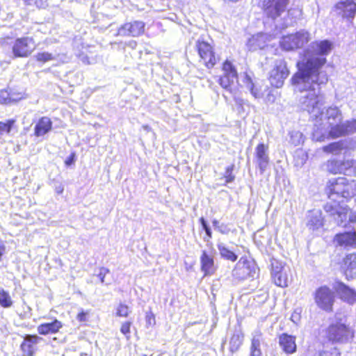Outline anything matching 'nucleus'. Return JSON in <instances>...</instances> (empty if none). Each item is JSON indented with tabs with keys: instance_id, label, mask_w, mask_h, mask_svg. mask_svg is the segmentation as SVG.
Masks as SVG:
<instances>
[{
	"instance_id": "13d9d810",
	"label": "nucleus",
	"mask_w": 356,
	"mask_h": 356,
	"mask_svg": "<svg viewBox=\"0 0 356 356\" xmlns=\"http://www.w3.org/2000/svg\"><path fill=\"white\" fill-rule=\"evenodd\" d=\"M55 190L58 194H61L64 191V187L61 184H59L58 186H56Z\"/></svg>"
},
{
	"instance_id": "1a4fd4ad",
	"label": "nucleus",
	"mask_w": 356,
	"mask_h": 356,
	"mask_svg": "<svg viewBox=\"0 0 356 356\" xmlns=\"http://www.w3.org/2000/svg\"><path fill=\"white\" fill-rule=\"evenodd\" d=\"M289 73L286 62L283 59L276 60L273 68L269 73L268 79L271 86L277 88L282 87Z\"/></svg>"
},
{
	"instance_id": "4468645a",
	"label": "nucleus",
	"mask_w": 356,
	"mask_h": 356,
	"mask_svg": "<svg viewBox=\"0 0 356 356\" xmlns=\"http://www.w3.org/2000/svg\"><path fill=\"white\" fill-rule=\"evenodd\" d=\"M145 24L143 21L135 20L122 24L118 30V35L138 37L145 31Z\"/></svg>"
},
{
	"instance_id": "393cba45",
	"label": "nucleus",
	"mask_w": 356,
	"mask_h": 356,
	"mask_svg": "<svg viewBox=\"0 0 356 356\" xmlns=\"http://www.w3.org/2000/svg\"><path fill=\"white\" fill-rule=\"evenodd\" d=\"M325 118L327 120L330 130L336 126H339L342 120V114L337 107H329L326 110Z\"/></svg>"
},
{
	"instance_id": "39448f33",
	"label": "nucleus",
	"mask_w": 356,
	"mask_h": 356,
	"mask_svg": "<svg viewBox=\"0 0 356 356\" xmlns=\"http://www.w3.org/2000/svg\"><path fill=\"white\" fill-rule=\"evenodd\" d=\"M223 74L218 79V83L224 88L227 92H229L232 97L236 93L238 82V73L233 64L226 60L222 66Z\"/></svg>"
},
{
	"instance_id": "680f3d73",
	"label": "nucleus",
	"mask_w": 356,
	"mask_h": 356,
	"mask_svg": "<svg viewBox=\"0 0 356 356\" xmlns=\"http://www.w3.org/2000/svg\"><path fill=\"white\" fill-rule=\"evenodd\" d=\"M5 250V246L3 245H0V261L1 260V257L3 254Z\"/></svg>"
},
{
	"instance_id": "3c124183",
	"label": "nucleus",
	"mask_w": 356,
	"mask_h": 356,
	"mask_svg": "<svg viewBox=\"0 0 356 356\" xmlns=\"http://www.w3.org/2000/svg\"><path fill=\"white\" fill-rule=\"evenodd\" d=\"M131 325V322L127 321V322H124V323H122L121 328H120V332L123 334L127 336V339L129 338V336H128L127 334H129L130 333Z\"/></svg>"
},
{
	"instance_id": "4c0bfd02",
	"label": "nucleus",
	"mask_w": 356,
	"mask_h": 356,
	"mask_svg": "<svg viewBox=\"0 0 356 356\" xmlns=\"http://www.w3.org/2000/svg\"><path fill=\"white\" fill-rule=\"evenodd\" d=\"M289 142L294 146L300 145L303 143V134L298 131L290 132Z\"/></svg>"
},
{
	"instance_id": "052dcab7",
	"label": "nucleus",
	"mask_w": 356,
	"mask_h": 356,
	"mask_svg": "<svg viewBox=\"0 0 356 356\" xmlns=\"http://www.w3.org/2000/svg\"><path fill=\"white\" fill-rule=\"evenodd\" d=\"M212 224H213L214 229L217 230L220 226L219 221L216 219H214L212 221Z\"/></svg>"
},
{
	"instance_id": "bb28decb",
	"label": "nucleus",
	"mask_w": 356,
	"mask_h": 356,
	"mask_svg": "<svg viewBox=\"0 0 356 356\" xmlns=\"http://www.w3.org/2000/svg\"><path fill=\"white\" fill-rule=\"evenodd\" d=\"M344 273L348 280L353 279L356 276V253H351L345 257Z\"/></svg>"
},
{
	"instance_id": "69168bd1",
	"label": "nucleus",
	"mask_w": 356,
	"mask_h": 356,
	"mask_svg": "<svg viewBox=\"0 0 356 356\" xmlns=\"http://www.w3.org/2000/svg\"><path fill=\"white\" fill-rule=\"evenodd\" d=\"M13 93L14 94V97H17V93H14V92H13Z\"/></svg>"
},
{
	"instance_id": "473e14b6",
	"label": "nucleus",
	"mask_w": 356,
	"mask_h": 356,
	"mask_svg": "<svg viewBox=\"0 0 356 356\" xmlns=\"http://www.w3.org/2000/svg\"><path fill=\"white\" fill-rule=\"evenodd\" d=\"M243 340V335L241 332H235L229 341V350L232 353L236 352L241 346Z\"/></svg>"
},
{
	"instance_id": "dca6fc26",
	"label": "nucleus",
	"mask_w": 356,
	"mask_h": 356,
	"mask_svg": "<svg viewBox=\"0 0 356 356\" xmlns=\"http://www.w3.org/2000/svg\"><path fill=\"white\" fill-rule=\"evenodd\" d=\"M356 131V119L346 120L341 122L339 126H336L329 131V136L335 138L345 135L350 134Z\"/></svg>"
},
{
	"instance_id": "6ab92c4d",
	"label": "nucleus",
	"mask_w": 356,
	"mask_h": 356,
	"mask_svg": "<svg viewBox=\"0 0 356 356\" xmlns=\"http://www.w3.org/2000/svg\"><path fill=\"white\" fill-rule=\"evenodd\" d=\"M333 288L339 294L340 298L344 301H346L350 304L356 302V291L350 288L342 282H336L333 286Z\"/></svg>"
},
{
	"instance_id": "f704fd0d",
	"label": "nucleus",
	"mask_w": 356,
	"mask_h": 356,
	"mask_svg": "<svg viewBox=\"0 0 356 356\" xmlns=\"http://www.w3.org/2000/svg\"><path fill=\"white\" fill-rule=\"evenodd\" d=\"M13 301L9 293L3 289H0V305L3 308L12 307Z\"/></svg>"
},
{
	"instance_id": "5701e85b",
	"label": "nucleus",
	"mask_w": 356,
	"mask_h": 356,
	"mask_svg": "<svg viewBox=\"0 0 356 356\" xmlns=\"http://www.w3.org/2000/svg\"><path fill=\"white\" fill-rule=\"evenodd\" d=\"M334 241L341 247H354L356 245V233L355 232H345L337 234L334 238Z\"/></svg>"
},
{
	"instance_id": "a19ab883",
	"label": "nucleus",
	"mask_w": 356,
	"mask_h": 356,
	"mask_svg": "<svg viewBox=\"0 0 356 356\" xmlns=\"http://www.w3.org/2000/svg\"><path fill=\"white\" fill-rule=\"evenodd\" d=\"M234 168V164H232L227 166L224 173V177L225 179V184L232 183L235 179V175L233 174Z\"/></svg>"
},
{
	"instance_id": "a18cd8bd",
	"label": "nucleus",
	"mask_w": 356,
	"mask_h": 356,
	"mask_svg": "<svg viewBox=\"0 0 356 356\" xmlns=\"http://www.w3.org/2000/svg\"><path fill=\"white\" fill-rule=\"evenodd\" d=\"M340 352L336 347L331 348L329 350L321 351L318 356H340Z\"/></svg>"
},
{
	"instance_id": "b1692460",
	"label": "nucleus",
	"mask_w": 356,
	"mask_h": 356,
	"mask_svg": "<svg viewBox=\"0 0 356 356\" xmlns=\"http://www.w3.org/2000/svg\"><path fill=\"white\" fill-rule=\"evenodd\" d=\"M52 121L48 117L40 118L34 127V135L41 137L48 134L52 129Z\"/></svg>"
},
{
	"instance_id": "6e6d98bb",
	"label": "nucleus",
	"mask_w": 356,
	"mask_h": 356,
	"mask_svg": "<svg viewBox=\"0 0 356 356\" xmlns=\"http://www.w3.org/2000/svg\"><path fill=\"white\" fill-rule=\"evenodd\" d=\"M75 162V154L72 153L65 161V163L67 166H70Z\"/></svg>"
},
{
	"instance_id": "a211bd4d",
	"label": "nucleus",
	"mask_w": 356,
	"mask_h": 356,
	"mask_svg": "<svg viewBox=\"0 0 356 356\" xmlns=\"http://www.w3.org/2000/svg\"><path fill=\"white\" fill-rule=\"evenodd\" d=\"M243 82L245 87L255 99L264 97L267 86L263 88L259 83L254 82L250 75L247 72L243 74Z\"/></svg>"
},
{
	"instance_id": "f257e3e1",
	"label": "nucleus",
	"mask_w": 356,
	"mask_h": 356,
	"mask_svg": "<svg viewBox=\"0 0 356 356\" xmlns=\"http://www.w3.org/2000/svg\"><path fill=\"white\" fill-rule=\"evenodd\" d=\"M333 47L332 43L323 40L314 41L303 50L300 60L296 63L298 71L292 76V81L299 89L310 88L312 83H327L328 76L322 70L327 56Z\"/></svg>"
},
{
	"instance_id": "e433bc0d",
	"label": "nucleus",
	"mask_w": 356,
	"mask_h": 356,
	"mask_svg": "<svg viewBox=\"0 0 356 356\" xmlns=\"http://www.w3.org/2000/svg\"><path fill=\"white\" fill-rule=\"evenodd\" d=\"M34 58L37 61L44 63L50 60H56V55L47 51H42L37 53L34 56Z\"/></svg>"
},
{
	"instance_id": "f8f14e48",
	"label": "nucleus",
	"mask_w": 356,
	"mask_h": 356,
	"mask_svg": "<svg viewBox=\"0 0 356 356\" xmlns=\"http://www.w3.org/2000/svg\"><path fill=\"white\" fill-rule=\"evenodd\" d=\"M265 15L273 19L280 17L287 8L289 0H260Z\"/></svg>"
},
{
	"instance_id": "2f4dec72",
	"label": "nucleus",
	"mask_w": 356,
	"mask_h": 356,
	"mask_svg": "<svg viewBox=\"0 0 356 356\" xmlns=\"http://www.w3.org/2000/svg\"><path fill=\"white\" fill-rule=\"evenodd\" d=\"M217 248L221 258L234 262L238 259V255L231 250L228 249L226 245L222 243H218Z\"/></svg>"
},
{
	"instance_id": "4d7b16f0",
	"label": "nucleus",
	"mask_w": 356,
	"mask_h": 356,
	"mask_svg": "<svg viewBox=\"0 0 356 356\" xmlns=\"http://www.w3.org/2000/svg\"><path fill=\"white\" fill-rule=\"evenodd\" d=\"M152 321H153L154 323H155V318H154V314H147L146 315L147 323L151 325L152 324Z\"/></svg>"
},
{
	"instance_id": "0e129e2a",
	"label": "nucleus",
	"mask_w": 356,
	"mask_h": 356,
	"mask_svg": "<svg viewBox=\"0 0 356 356\" xmlns=\"http://www.w3.org/2000/svg\"><path fill=\"white\" fill-rule=\"evenodd\" d=\"M26 307H27V309H28L29 312H31V308L29 306H27Z\"/></svg>"
},
{
	"instance_id": "603ef678",
	"label": "nucleus",
	"mask_w": 356,
	"mask_h": 356,
	"mask_svg": "<svg viewBox=\"0 0 356 356\" xmlns=\"http://www.w3.org/2000/svg\"><path fill=\"white\" fill-rule=\"evenodd\" d=\"M291 320L296 324H298L300 321V310L299 309H296L294 310L291 316Z\"/></svg>"
},
{
	"instance_id": "7c9ffc66",
	"label": "nucleus",
	"mask_w": 356,
	"mask_h": 356,
	"mask_svg": "<svg viewBox=\"0 0 356 356\" xmlns=\"http://www.w3.org/2000/svg\"><path fill=\"white\" fill-rule=\"evenodd\" d=\"M23 98V94L21 92L17 93V97H14V94L8 90L0 91V104H9L16 103Z\"/></svg>"
},
{
	"instance_id": "cd10ccee",
	"label": "nucleus",
	"mask_w": 356,
	"mask_h": 356,
	"mask_svg": "<svg viewBox=\"0 0 356 356\" xmlns=\"http://www.w3.org/2000/svg\"><path fill=\"white\" fill-rule=\"evenodd\" d=\"M62 326L63 325L60 321L57 319H54L51 322L39 325L37 327V330L41 335H47L57 333Z\"/></svg>"
},
{
	"instance_id": "6e6552de",
	"label": "nucleus",
	"mask_w": 356,
	"mask_h": 356,
	"mask_svg": "<svg viewBox=\"0 0 356 356\" xmlns=\"http://www.w3.org/2000/svg\"><path fill=\"white\" fill-rule=\"evenodd\" d=\"M270 262V273L274 283L280 287L288 286L291 278L289 267L275 259H271Z\"/></svg>"
},
{
	"instance_id": "4be33fe9",
	"label": "nucleus",
	"mask_w": 356,
	"mask_h": 356,
	"mask_svg": "<svg viewBox=\"0 0 356 356\" xmlns=\"http://www.w3.org/2000/svg\"><path fill=\"white\" fill-rule=\"evenodd\" d=\"M307 218V227L309 229L318 230L323 226V218L322 212L319 209L309 211Z\"/></svg>"
},
{
	"instance_id": "864d4df0",
	"label": "nucleus",
	"mask_w": 356,
	"mask_h": 356,
	"mask_svg": "<svg viewBox=\"0 0 356 356\" xmlns=\"http://www.w3.org/2000/svg\"><path fill=\"white\" fill-rule=\"evenodd\" d=\"M350 167L348 176H356V160L351 159V165Z\"/></svg>"
},
{
	"instance_id": "ddd939ff",
	"label": "nucleus",
	"mask_w": 356,
	"mask_h": 356,
	"mask_svg": "<svg viewBox=\"0 0 356 356\" xmlns=\"http://www.w3.org/2000/svg\"><path fill=\"white\" fill-rule=\"evenodd\" d=\"M195 47L197 49L198 54L207 68H212L217 63L218 58L215 55L213 47L207 42L200 41L196 42Z\"/></svg>"
},
{
	"instance_id": "f3484780",
	"label": "nucleus",
	"mask_w": 356,
	"mask_h": 356,
	"mask_svg": "<svg viewBox=\"0 0 356 356\" xmlns=\"http://www.w3.org/2000/svg\"><path fill=\"white\" fill-rule=\"evenodd\" d=\"M268 147L263 143L258 144L255 148L256 163L261 173H264L269 163V156L268 153Z\"/></svg>"
},
{
	"instance_id": "5fc2aeb1",
	"label": "nucleus",
	"mask_w": 356,
	"mask_h": 356,
	"mask_svg": "<svg viewBox=\"0 0 356 356\" xmlns=\"http://www.w3.org/2000/svg\"><path fill=\"white\" fill-rule=\"evenodd\" d=\"M217 231H218L222 234H227L229 232L230 229L229 228H228L227 225L222 223L220 225Z\"/></svg>"
},
{
	"instance_id": "0eeeda50",
	"label": "nucleus",
	"mask_w": 356,
	"mask_h": 356,
	"mask_svg": "<svg viewBox=\"0 0 356 356\" xmlns=\"http://www.w3.org/2000/svg\"><path fill=\"white\" fill-rule=\"evenodd\" d=\"M310 40V33L305 30H300L294 34L283 36L280 40L281 47L286 51L300 49Z\"/></svg>"
},
{
	"instance_id": "e2e57ef3",
	"label": "nucleus",
	"mask_w": 356,
	"mask_h": 356,
	"mask_svg": "<svg viewBox=\"0 0 356 356\" xmlns=\"http://www.w3.org/2000/svg\"><path fill=\"white\" fill-rule=\"evenodd\" d=\"M222 96L225 98V101L228 102L229 97L227 95H225V94H223Z\"/></svg>"
},
{
	"instance_id": "72a5a7b5",
	"label": "nucleus",
	"mask_w": 356,
	"mask_h": 356,
	"mask_svg": "<svg viewBox=\"0 0 356 356\" xmlns=\"http://www.w3.org/2000/svg\"><path fill=\"white\" fill-rule=\"evenodd\" d=\"M250 356H262L261 337L259 335L254 336L252 339L250 348Z\"/></svg>"
},
{
	"instance_id": "de8ad7c7",
	"label": "nucleus",
	"mask_w": 356,
	"mask_h": 356,
	"mask_svg": "<svg viewBox=\"0 0 356 356\" xmlns=\"http://www.w3.org/2000/svg\"><path fill=\"white\" fill-rule=\"evenodd\" d=\"M109 273H110V270L107 268L101 267L99 268L98 272L97 273V276L100 280V282L102 284H108L107 283L105 282V277Z\"/></svg>"
},
{
	"instance_id": "c9c22d12",
	"label": "nucleus",
	"mask_w": 356,
	"mask_h": 356,
	"mask_svg": "<svg viewBox=\"0 0 356 356\" xmlns=\"http://www.w3.org/2000/svg\"><path fill=\"white\" fill-rule=\"evenodd\" d=\"M326 170L332 174H341V168L340 161L336 159L328 160L325 164Z\"/></svg>"
},
{
	"instance_id": "c756f323",
	"label": "nucleus",
	"mask_w": 356,
	"mask_h": 356,
	"mask_svg": "<svg viewBox=\"0 0 356 356\" xmlns=\"http://www.w3.org/2000/svg\"><path fill=\"white\" fill-rule=\"evenodd\" d=\"M239 270L242 272L241 277L243 278H254L258 273V269L253 261H246L243 262Z\"/></svg>"
},
{
	"instance_id": "c85d7f7f",
	"label": "nucleus",
	"mask_w": 356,
	"mask_h": 356,
	"mask_svg": "<svg viewBox=\"0 0 356 356\" xmlns=\"http://www.w3.org/2000/svg\"><path fill=\"white\" fill-rule=\"evenodd\" d=\"M350 142L348 140H341L333 142L323 147V150L326 153H331L335 155L339 154L343 150L349 147Z\"/></svg>"
},
{
	"instance_id": "bf43d9fd",
	"label": "nucleus",
	"mask_w": 356,
	"mask_h": 356,
	"mask_svg": "<svg viewBox=\"0 0 356 356\" xmlns=\"http://www.w3.org/2000/svg\"><path fill=\"white\" fill-rule=\"evenodd\" d=\"M77 319L81 322L85 321H86V313H84L83 312L79 313L77 315Z\"/></svg>"
},
{
	"instance_id": "09e8293b",
	"label": "nucleus",
	"mask_w": 356,
	"mask_h": 356,
	"mask_svg": "<svg viewBox=\"0 0 356 356\" xmlns=\"http://www.w3.org/2000/svg\"><path fill=\"white\" fill-rule=\"evenodd\" d=\"M129 307L126 305L120 304L117 309V316L122 317H127L129 315Z\"/></svg>"
},
{
	"instance_id": "37998d69",
	"label": "nucleus",
	"mask_w": 356,
	"mask_h": 356,
	"mask_svg": "<svg viewBox=\"0 0 356 356\" xmlns=\"http://www.w3.org/2000/svg\"><path fill=\"white\" fill-rule=\"evenodd\" d=\"M24 1L26 5L35 6L38 8H44L48 5V0H24Z\"/></svg>"
},
{
	"instance_id": "aec40b11",
	"label": "nucleus",
	"mask_w": 356,
	"mask_h": 356,
	"mask_svg": "<svg viewBox=\"0 0 356 356\" xmlns=\"http://www.w3.org/2000/svg\"><path fill=\"white\" fill-rule=\"evenodd\" d=\"M279 345L286 354H293L297 350L296 337L287 333L281 334L279 337Z\"/></svg>"
},
{
	"instance_id": "2eb2a0df",
	"label": "nucleus",
	"mask_w": 356,
	"mask_h": 356,
	"mask_svg": "<svg viewBox=\"0 0 356 356\" xmlns=\"http://www.w3.org/2000/svg\"><path fill=\"white\" fill-rule=\"evenodd\" d=\"M333 10L343 18L353 20L356 15V2L355 0H341L334 5Z\"/></svg>"
},
{
	"instance_id": "20e7f679",
	"label": "nucleus",
	"mask_w": 356,
	"mask_h": 356,
	"mask_svg": "<svg viewBox=\"0 0 356 356\" xmlns=\"http://www.w3.org/2000/svg\"><path fill=\"white\" fill-rule=\"evenodd\" d=\"M325 333L326 339L332 343H351L355 337L354 330L341 320L331 323Z\"/></svg>"
},
{
	"instance_id": "58836bf2",
	"label": "nucleus",
	"mask_w": 356,
	"mask_h": 356,
	"mask_svg": "<svg viewBox=\"0 0 356 356\" xmlns=\"http://www.w3.org/2000/svg\"><path fill=\"white\" fill-rule=\"evenodd\" d=\"M15 122V119H9L5 122L0 121V134L2 135L4 133L10 134Z\"/></svg>"
},
{
	"instance_id": "79ce46f5",
	"label": "nucleus",
	"mask_w": 356,
	"mask_h": 356,
	"mask_svg": "<svg viewBox=\"0 0 356 356\" xmlns=\"http://www.w3.org/2000/svg\"><path fill=\"white\" fill-rule=\"evenodd\" d=\"M199 221H200V223L203 230L205 232L206 236L207 237V238L206 237H204V240L205 241H208L210 238H212L211 229L204 217H201L200 218Z\"/></svg>"
},
{
	"instance_id": "ea45409f",
	"label": "nucleus",
	"mask_w": 356,
	"mask_h": 356,
	"mask_svg": "<svg viewBox=\"0 0 356 356\" xmlns=\"http://www.w3.org/2000/svg\"><path fill=\"white\" fill-rule=\"evenodd\" d=\"M262 38L261 35L253 36L251 39L249 40L248 42V45L250 48V50L254 51L257 49H263L264 47V44L257 43Z\"/></svg>"
},
{
	"instance_id": "412c9836",
	"label": "nucleus",
	"mask_w": 356,
	"mask_h": 356,
	"mask_svg": "<svg viewBox=\"0 0 356 356\" xmlns=\"http://www.w3.org/2000/svg\"><path fill=\"white\" fill-rule=\"evenodd\" d=\"M200 260L201 270L204 273V277L211 276L215 273L216 268L213 256L209 255L206 250H202Z\"/></svg>"
},
{
	"instance_id": "423d86ee",
	"label": "nucleus",
	"mask_w": 356,
	"mask_h": 356,
	"mask_svg": "<svg viewBox=\"0 0 356 356\" xmlns=\"http://www.w3.org/2000/svg\"><path fill=\"white\" fill-rule=\"evenodd\" d=\"M325 211L333 218L334 222L341 227L347 225L348 207L346 202L330 200L324 205Z\"/></svg>"
},
{
	"instance_id": "9b49d317",
	"label": "nucleus",
	"mask_w": 356,
	"mask_h": 356,
	"mask_svg": "<svg viewBox=\"0 0 356 356\" xmlns=\"http://www.w3.org/2000/svg\"><path fill=\"white\" fill-rule=\"evenodd\" d=\"M314 300L320 309L325 312H331L334 302V293L327 286H321L315 291Z\"/></svg>"
},
{
	"instance_id": "9d476101",
	"label": "nucleus",
	"mask_w": 356,
	"mask_h": 356,
	"mask_svg": "<svg viewBox=\"0 0 356 356\" xmlns=\"http://www.w3.org/2000/svg\"><path fill=\"white\" fill-rule=\"evenodd\" d=\"M35 48V44L31 37L17 38L12 47V52L15 58H26L31 54Z\"/></svg>"
},
{
	"instance_id": "7ed1b4c3",
	"label": "nucleus",
	"mask_w": 356,
	"mask_h": 356,
	"mask_svg": "<svg viewBox=\"0 0 356 356\" xmlns=\"http://www.w3.org/2000/svg\"><path fill=\"white\" fill-rule=\"evenodd\" d=\"M325 192L330 200L346 202L353 197V186L345 177H338L330 179L326 184Z\"/></svg>"
},
{
	"instance_id": "a878e982",
	"label": "nucleus",
	"mask_w": 356,
	"mask_h": 356,
	"mask_svg": "<svg viewBox=\"0 0 356 356\" xmlns=\"http://www.w3.org/2000/svg\"><path fill=\"white\" fill-rule=\"evenodd\" d=\"M41 337L37 335L26 334L21 344V348L28 356H33L35 353L34 346L40 342Z\"/></svg>"
},
{
	"instance_id": "c03bdc74",
	"label": "nucleus",
	"mask_w": 356,
	"mask_h": 356,
	"mask_svg": "<svg viewBox=\"0 0 356 356\" xmlns=\"http://www.w3.org/2000/svg\"><path fill=\"white\" fill-rule=\"evenodd\" d=\"M266 91H268L266 96L265 97L264 101L267 104H273L275 102L277 92L274 89L266 88Z\"/></svg>"
},
{
	"instance_id": "49530a36",
	"label": "nucleus",
	"mask_w": 356,
	"mask_h": 356,
	"mask_svg": "<svg viewBox=\"0 0 356 356\" xmlns=\"http://www.w3.org/2000/svg\"><path fill=\"white\" fill-rule=\"evenodd\" d=\"M76 56L79 58V60H81L85 65H91V64H93L95 63V58H90L83 52H80Z\"/></svg>"
},
{
	"instance_id": "f03ea898",
	"label": "nucleus",
	"mask_w": 356,
	"mask_h": 356,
	"mask_svg": "<svg viewBox=\"0 0 356 356\" xmlns=\"http://www.w3.org/2000/svg\"><path fill=\"white\" fill-rule=\"evenodd\" d=\"M291 83L296 88V90L301 92V95L298 99V106L304 111H307L309 114H312L315 117L319 113L318 104L320 102V86L325 85V83H312L310 88L304 89H299L296 84H294L292 81V77L291 78Z\"/></svg>"
},
{
	"instance_id": "8fccbe9b",
	"label": "nucleus",
	"mask_w": 356,
	"mask_h": 356,
	"mask_svg": "<svg viewBox=\"0 0 356 356\" xmlns=\"http://www.w3.org/2000/svg\"><path fill=\"white\" fill-rule=\"evenodd\" d=\"M350 165H351V159L340 161V166L341 168V174H343V175L348 176V172H349Z\"/></svg>"
}]
</instances>
